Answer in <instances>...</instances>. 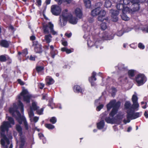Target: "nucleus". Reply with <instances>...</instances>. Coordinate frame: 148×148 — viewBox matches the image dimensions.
Masks as SVG:
<instances>
[{"label": "nucleus", "instance_id": "09e8293b", "mask_svg": "<svg viewBox=\"0 0 148 148\" xmlns=\"http://www.w3.org/2000/svg\"><path fill=\"white\" fill-rule=\"evenodd\" d=\"M123 33V30H120L117 32L116 35L117 36H121Z\"/></svg>", "mask_w": 148, "mask_h": 148}, {"label": "nucleus", "instance_id": "bb28decb", "mask_svg": "<svg viewBox=\"0 0 148 148\" xmlns=\"http://www.w3.org/2000/svg\"><path fill=\"white\" fill-rule=\"evenodd\" d=\"M50 48L51 49V55L52 57L53 58H54L55 57V56L57 53V52L56 51H54L53 49H54V47L53 45H51L50 46Z\"/></svg>", "mask_w": 148, "mask_h": 148}, {"label": "nucleus", "instance_id": "ddd939ff", "mask_svg": "<svg viewBox=\"0 0 148 148\" xmlns=\"http://www.w3.org/2000/svg\"><path fill=\"white\" fill-rule=\"evenodd\" d=\"M145 77L143 74H139L136 77V81L138 84V86H140L143 85Z\"/></svg>", "mask_w": 148, "mask_h": 148}, {"label": "nucleus", "instance_id": "4be33fe9", "mask_svg": "<svg viewBox=\"0 0 148 148\" xmlns=\"http://www.w3.org/2000/svg\"><path fill=\"white\" fill-rule=\"evenodd\" d=\"M0 45L5 48H7L9 45L8 42L5 40H2L0 42Z\"/></svg>", "mask_w": 148, "mask_h": 148}, {"label": "nucleus", "instance_id": "7ed1b4c3", "mask_svg": "<svg viewBox=\"0 0 148 148\" xmlns=\"http://www.w3.org/2000/svg\"><path fill=\"white\" fill-rule=\"evenodd\" d=\"M67 20L70 23L73 24H76L78 21L76 17L73 16L71 14L68 12L67 9H65L62 12V14L60 16V25L62 26H64Z\"/></svg>", "mask_w": 148, "mask_h": 148}, {"label": "nucleus", "instance_id": "a878e982", "mask_svg": "<svg viewBox=\"0 0 148 148\" xmlns=\"http://www.w3.org/2000/svg\"><path fill=\"white\" fill-rule=\"evenodd\" d=\"M125 108L127 109V111L129 110L130 109L132 110L133 108L131 106V104L129 102L127 101L126 102L125 104Z\"/></svg>", "mask_w": 148, "mask_h": 148}, {"label": "nucleus", "instance_id": "f8f14e48", "mask_svg": "<svg viewBox=\"0 0 148 148\" xmlns=\"http://www.w3.org/2000/svg\"><path fill=\"white\" fill-rule=\"evenodd\" d=\"M61 11V9L59 6L56 5L51 6V12L53 14L58 15L60 13Z\"/></svg>", "mask_w": 148, "mask_h": 148}, {"label": "nucleus", "instance_id": "13d9d810", "mask_svg": "<svg viewBox=\"0 0 148 148\" xmlns=\"http://www.w3.org/2000/svg\"><path fill=\"white\" fill-rule=\"evenodd\" d=\"M37 5L38 6L41 5V0H38L36 1Z\"/></svg>", "mask_w": 148, "mask_h": 148}, {"label": "nucleus", "instance_id": "a18cd8bd", "mask_svg": "<svg viewBox=\"0 0 148 148\" xmlns=\"http://www.w3.org/2000/svg\"><path fill=\"white\" fill-rule=\"evenodd\" d=\"M28 53L27 50L26 49L23 50L22 52V55L23 56H25Z\"/></svg>", "mask_w": 148, "mask_h": 148}, {"label": "nucleus", "instance_id": "e2e57ef3", "mask_svg": "<svg viewBox=\"0 0 148 148\" xmlns=\"http://www.w3.org/2000/svg\"><path fill=\"white\" fill-rule=\"evenodd\" d=\"M144 116L146 118H148V113L147 111L145 112L144 114Z\"/></svg>", "mask_w": 148, "mask_h": 148}, {"label": "nucleus", "instance_id": "bf43d9fd", "mask_svg": "<svg viewBox=\"0 0 148 148\" xmlns=\"http://www.w3.org/2000/svg\"><path fill=\"white\" fill-rule=\"evenodd\" d=\"M38 135L39 137L41 139H42V138H44L45 137H44L43 135L42 134L39 133V134Z\"/></svg>", "mask_w": 148, "mask_h": 148}, {"label": "nucleus", "instance_id": "f257e3e1", "mask_svg": "<svg viewBox=\"0 0 148 148\" xmlns=\"http://www.w3.org/2000/svg\"><path fill=\"white\" fill-rule=\"evenodd\" d=\"M32 95L29 94L27 90L23 89L20 94L18 96L17 98L19 99L17 103L18 106L16 103H14L12 108H10L9 109V111L13 116H16V119L19 124H21L23 122L25 128L26 130L28 129V125L27 122L25 117L23 116H21L19 112L17 110L18 108H19L22 112L23 111V103L20 100L23 99V101L26 103H29L30 102V99Z\"/></svg>", "mask_w": 148, "mask_h": 148}, {"label": "nucleus", "instance_id": "49530a36", "mask_svg": "<svg viewBox=\"0 0 148 148\" xmlns=\"http://www.w3.org/2000/svg\"><path fill=\"white\" fill-rule=\"evenodd\" d=\"M36 69L37 71L39 72L42 70L43 69V68L42 66H37L36 68Z\"/></svg>", "mask_w": 148, "mask_h": 148}, {"label": "nucleus", "instance_id": "6ab92c4d", "mask_svg": "<svg viewBox=\"0 0 148 148\" xmlns=\"http://www.w3.org/2000/svg\"><path fill=\"white\" fill-rule=\"evenodd\" d=\"M73 90L75 92H82L83 90L80 87L77 85L73 87Z\"/></svg>", "mask_w": 148, "mask_h": 148}, {"label": "nucleus", "instance_id": "e433bc0d", "mask_svg": "<svg viewBox=\"0 0 148 148\" xmlns=\"http://www.w3.org/2000/svg\"><path fill=\"white\" fill-rule=\"evenodd\" d=\"M83 27L84 28V30H86L88 32H89L91 29V27L89 26H87L86 25H83Z\"/></svg>", "mask_w": 148, "mask_h": 148}, {"label": "nucleus", "instance_id": "3c124183", "mask_svg": "<svg viewBox=\"0 0 148 148\" xmlns=\"http://www.w3.org/2000/svg\"><path fill=\"white\" fill-rule=\"evenodd\" d=\"M101 44V42L99 41V40H97L95 42V43H94L95 45L96 46V48H97L98 47H97V45H100Z\"/></svg>", "mask_w": 148, "mask_h": 148}, {"label": "nucleus", "instance_id": "680f3d73", "mask_svg": "<svg viewBox=\"0 0 148 148\" xmlns=\"http://www.w3.org/2000/svg\"><path fill=\"white\" fill-rule=\"evenodd\" d=\"M30 60H35V57L33 56H31L29 58Z\"/></svg>", "mask_w": 148, "mask_h": 148}, {"label": "nucleus", "instance_id": "c756f323", "mask_svg": "<svg viewBox=\"0 0 148 148\" xmlns=\"http://www.w3.org/2000/svg\"><path fill=\"white\" fill-rule=\"evenodd\" d=\"M35 51L37 53H40L42 52L41 47L40 46H37L35 48Z\"/></svg>", "mask_w": 148, "mask_h": 148}, {"label": "nucleus", "instance_id": "cd10ccee", "mask_svg": "<svg viewBox=\"0 0 148 148\" xmlns=\"http://www.w3.org/2000/svg\"><path fill=\"white\" fill-rule=\"evenodd\" d=\"M129 77L131 78L134 77L135 74V71L134 70H130L128 72Z\"/></svg>", "mask_w": 148, "mask_h": 148}, {"label": "nucleus", "instance_id": "a211bd4d", "mask_svg": "<svg viewBox=\"0 0 148 148\" xmlns=\"http://www.w3.org/2000/svg\"><path fill=\"white\" fill-rule=\"evenodd\" d=\"M125 117L124 114L122 112H119L116 116L115 117L116 118V122L117 121L122 120Z\"/></svg>", "mask_w": 148, "mask_h": 148}, {"label": "nucleus", "instance_id": "37998d69", "mask_svg": "<svg viewBox=\"0 0 148 148\" xmlns=\"http://www.w3.org/2000/svg\"><path fill=\"white\" fill-rule=\"evenodd\" d=\"M43 109L42 108L40 109H38L36 110L38 114L39 115L42 114H43Z\"/></svg>", "mask_w": 148, "mask_h": 148}, {"label": "nucleus", "instance_id": "9d476101", "mask_svg": "<svg viewBox=\"0 0 148 148\" xmlns=\"http://www.w3.org/2000/svg\"><path fill=\"white\" fill-rule=\"evenodd\" d=\"M130 2L129 0H117L116 5L117 9L122 11L124 5H128Z\"/></svg>", "mask_w": 148, "mask_h": 148}, {"label": "nucleus", "instance_id": "0eeeda50", "mask_svg": "<svg viewBox=\"0 0 148 148\" xmlns=\"http://www.w3.org/2000/svg\"><path fill=\"white\" fill-rule=\"evenodd\" d=\"M53 25L51 23L49 22L48 25H44L43 27V32L45 34L51 33L53 35H57V33L53 29Z\"/></svg>", "mask_w": 148, "mask_h": 148}, {"label": "nucleus", "instance_id": "39448f33", "mask_svg": "<svg viewBox=\"0 0 148 148\" xmlns=\"http://www.w3.org/2000/svg\"><path fill=\"white\" fill-rule=\"evenodd\" d=\"M6 118L8 121H4L2 123L0 127V134L1 138L4 137L5 139L9 140V139H12V136L10 135L8 138L4 134V133L8 131L9 128L12 127V125H14V121L11 117L6 116Z\"/></svg>", "mask_w": 148, "mask_h": 148}, {"label": "nucleus", "instance_id": "b1692460", "mask_svg": "<svg viewBox=\"0 0 148 148\" xmlns=\"http://www.w3.org/2000/svg\"><path fill=\"white\" fill-rule=\"evenodd\" d=\"M52 36L50 34L46 35L45 36V39L47 43H49L51 41Z\"/></svg>", "mask_w": 148, "mask_h": 148}, {"label": "nucleus", "instance_id": "5fc2aeb1", "mask_svg": "<svg viewBox=\"0 0 148 148\" xmlns=\"http://www.w3.org/2000/svg\"><path fill=\"white\" fill-rule=\"evenodd\" d=\"M116 92V90L114 88H112V96L113 97L115 95V94Z\"/></svg>", "mask_w": 148, "mask_h": 148}, {"label": "nucleus", "instance_id": "f704fd0d", "mask_svg": "<svg viewBox=\"0 0 148 148\" xmlns=\"http://www.w3.org/2000/svg\"><path fill=\"white\" fill-rule=\"evenodd\" d=\"M119 69L120 70L125 69H127V67H125L124 65L122 64H119L118 65Z\"/></svg>", "mask_w": 148, "mask_h": 148}, {"label": "nucleus", "instance_id": "6e6d98bb", "mask_svg": "<svg viewBox=\"0 0 148 148\" xmlns=\"http://www.w3.org/2000/svg\"><path fill=\"white\" fill-rule=\"evenodd\" d=\"M62 1L67 3H70L72 2V0H62Z\"/></svg>", "mask_w": 148, "mask_h": 148}, {"label": "nucleus", "instance_id": "423d86ee", "mask_svg": "<svg viewBox=\"0 0 148 148\" xmlns=\"http://www.w3.org/2000/svg\"><path fill=\"white\" fill-rule=\"evenodd\" d=\"M141 112H135L134 110H131L129 109L127 111V119H124L123 122L125 124L130 122V119H134L140 117L141 115Z\"/></svg>", "mask_w": 148, "mask_h": 148}, {"label": "nucleus", "instance_id": "2f4dec72", "mask_svg": "<svg viewBox=\"0 0 148 148\" xmlns=\"http://www.w3.org/2000/svg\"><path fill=\"white\" fill-rule=\"evenodd\" d=\"M135 94L133 95L132 98V100L133 103L135 102H137L138 97L136 95V92H134Z\"/></svg>", "mask_w": 148, "mask_h": 148}, {"label": "nucleus", "instance_id": "f3484780", "mask_svg": "<svg viewBox=\"0 0 148 148\" xmlns=\"http://www.w3.org/2000/svg\"><path fill=\"white\" fill-rule=\"evenodd\" d=\"M96 74V73L95 72H93L92 73V76L89 78V80L91 83V85L92 86L95 85V83L94 82V81H96L97 79L95 77Z\"/></svg>", "mask_w": 148, "mask_h": 148}, {"label": "nucleus", "instance_id": "393cba45", "mask_svg": "<svg viewBox=\"0 0 148 148\" xmlns=\"http://www.w3.org/2000/svg\"><path fill=\"white\" fill-rule=\"evenodd\" d=\"M85 7L87 8H90L91 7V2L89 0H84Z\"/></svg>", "mask_w": 148, "mask_h": 148}, {"label": "nucleus", "instance_id": "9b49d317", "mask_svg": "<svg viewBox=\"0 0 148 148\" xmlns=\"http://www.w3.org/2000/svg\"><path fill=\"white\" fill-rule=\"evenodd\" d=\"M1 143L2 148H12V145L10 143L9 140L5 139L4 137L1 138Z\"/></svg>", "mask_w": 148, "mask_h": 148}, {"label": "nucleus", "instance_id": "5701e85b", "mask_svg": "<svg viewBox=\"0 0 148 148\" xmlns=\"http://www.w3.org/2000/svg\"><path fill=\"white\" fill-rule=\"evenodd\" d=\"M138 3H132L133 4L132 5V7L134 8L132 9V11H136L138 10L139 9V5Z\"/></svg>", "mask_w": 148, "mask_h": 148}, {"label": "nucleus", "instance_id": "412c9836", "mask_svg": "<svg viewBox=\"0 0 148 148\" xmlns=\"http://www.w3.org/2000/svg\"><path fill=\"white\" fill-rule=\"evenodd\" d=\"M104 125L105 123L103 119H102L100 122L97 123V127L99 129H101L103 128Z\"/></svg>", "mask_w": 148, "mask_h": 148}, {"label": "nucleus", "instance_id": "2eb2a0df", "mask_svg": "<svg viewBox=\"0 0 148 148\" xmlns=\"http://www.w3.org/2000/svg\"><path fill=\"white\" fill-rule=\"evenodd\" d=\"M102 39L106 40H110L114 38V35L109 34L107 32H105L102 34Z\"/></svg>", "mask_w": 148, "mask_h": 148}, {"label": "nucleus", "instance_id": "aec40b11", "mask_svg": "<svg viewBox=\"0 0 148 148\" xmlns=\"http://www.w3.org/2000/svg\"><path fill=\"white\" fill-rule=\"evenodd\" d=\"M46 84L50 85L53 83L54 81L53 79L49 76H47L46 78Z\"/></svg>", "mask_w": 148, "mask_h": 148}, {"label": "nucleus", "instance_id": "20e7f679", "mask_svg": "<svg viewBox=\"0 0 148 148\" xmlns=\"http://www.w3.org/2000/svg\"><path fill=\"white\" fill-rule=\"evenodd\" d=\"M96 5L97 7L96 8L91 11V15L93 16L98 15L97 19L99 21L103 22L105 21L106 22H108V18L106 16V12L101 8L102 3L101 2L97 3H96Z\"/></svg>", "mask_w": 148, "mask_h": 148}, {"label": "nucleus", "instance_id": "7c9ffc66", "mask_svg": "<svg viewBox=\"0 0 148 148\" xmlns=\"http://www.w3.org/2000/svg\"><path fill=\"white\" fill-rule=\"evenodd\" d=\"M130 10L129 8L127 6H124V7L122 11V13H129Z\"/></svg>", "mask_w": 148, "mask_h": 148}, {"label": "nucleus", "instance_id": "79ce46f5", "mask_svg": "<svg viewBox=\"0 0 148 148\" xmlns=\"http://www.w3.org/2000/svg\"><path fill=\"white\" fill-rule=\"evenodd\" d=\"M138 47L140 49H143L145 47V46L142 43H139L138 44Z\"/></svg>", "mask_w": 148, "mask_h": 148}, {"label": "nucleus", "instance_id": "8fccbe9b", "mask_svg": "<svg viewBox=\"0 0 148 148\" xmlns=\"http://www.w3.org/2000/svg\"><path fill=\"white\" fill-rule=\"evenodd\" d=\"M142 30L144 32L148 33V26H145L142 29Z\"/></svg>", "mask_w": 148, "mask_h": 148}, {"label": "nucleus", "instance_id": "0e129e2a", "mask_svg": "<svg viewBox=\"0 0 148 148\" xmlns=\"http://www.w3.org/2000/svg\"><path fill=\"white\" fill-rule=\"evenodd\" d=\"M132 3H138V0H130Z\"/></svg>", "mask_w": 148, "mask_h": 148}, {"label": "nucleus", "instance_id": "603ef678", "mask_svg": "<svg viewBox=\"0 0 148 148\" xmlns=\"http://www.w3.org/2000/svg\"><path fill=\"white\" fill-rule=\"evenodd\" d=\"M103 104H101L98 106L97 108V110L98 111H100L103 108Z\"/></svg>", "mask_w": 148, "mask_h": 148}, {"label": "nucleus", "instance_id": "69168bd1", "mask_svg": "<svg viewBox=\"0 0 148 148\" xmlns=\"http://www.w3.org/2000/svg\"><path fill=\"white\" fill-rule=\"evenodd\" d=\"M62 44L64 46H65L67 45V43L66 41H63L62 42Z\"/></svg>", "mask_w": 148, "mask_h": 148}, {"label": "nucleus", "instance_id": "dca6fc26", "mask_svg": "<svg viewBox=\"0 0 148 148\" xmlns=\"http://www.w3.org/2000/svg\"><path fill=\"white\" fill-rule=\"evenodd\" d=\"M112 13V20L114 22H116L118 20V18L117 16L118 15L119 12L117 10H112L111 11Z\"/></svg>", "mask_w": 148, "mask_h": 148}, {"label": "nucleus", "instance_id": "72a5a7b5", "mask_svg": "<svg viewBox=\"0 0 148 148\" xmlns=\"http://www.w3.org/2000/svg\"><path fill=\"white\" fill-rule=\"evenodd\" d=\"M111 5V2L109 1H107L105 2L104 6L105 7L108 8L110 7Z\"/></svg>", "mask_w": 148, "mask_h": 148}, {"label": "nucleus", "instance_id": "6e6552de", "mask_svg": "<svg viewBox=\"0 0 148 148\" xmlns=\"http://www.w3.org/2000/svg\"><path fill=\"white\" fill-rule=\"evenodd\" d=\"M16 129L19 133V135L20 136L19 148H23L25 143V137L22 135V128L19 125H16Z\"/></svg>", "mask_w": 148, "mask_h": 148}, {"label": "nucleus", "instance_id": "a19ab883", "mask_svg": "<svg viewBox=\"0 0 148 148\" xmlns=\"http://www.w3.org/2000/svg\"><path fill=\"white\" fill-rule=\"evenodd\" d=\"M33 116H33L31 119H30V120L31 121H33L35 122H36L38 120V117L36 116L33 117Z\"/></svg>", "mask_w": 148, "mask_h": 148}, {"label": "nucleus", "instance_id": "864d4df0", "mask_svg": "<svg viewBox=\"0 0 148 148\" xmlns=\"http://www.w3.org/2000/svg\"><path fill=\"white\" fill-rule=\"evenodd\" d=\"M39 87L41 89H42L44 87V84L42 83H40L38 84Z\"/></svg>", "mask_w": 148, "mask_h": 148}, {"label": "nucleus", "instance_id": "4c0bfd02", "mask_svg": "<svg viewBox=\"0 0 148 148\" xmlns=\"http://www.w3.org/2000/svg\"><path fill=\"white\" fill-rule=\"evenodd\" d=\"M45 126L47 128L49 129H53L55 127L53 125L51 124H46Z\"/></svg>", "mask_w": 148, "mask_h": 148}, {"label": "nucleus", "instance_id": "f03ea898", "mask_svg": "<svg viewBox=\"0 0 148 148\" xmlns=\"http://www.w3.org/2000/svg\"><path fill=\"white\" fill-rule=\"evenodd\" d=\"M120 104V102L118 101L116 102L115 100L111 101L107 106V109L108 110L113 107L112 109L109 114L110 116L106 117V116L108 114V112H106L100 115V118L102 119H105V121L108 123H113L116 122V119L114 116L117 113Z\"/></svg>", "mask_w": 148, "mask_h": 148}, {"label": "nucleus", "instance_id": "c85d7f7f", "mask_svg": "<svg viewBox=\"0 0 148 148\" xmlns=\"http://www.w3.org/2000/svg\"><path fill=\"white\" fill-rule=\"evenodd\" d=\"M121 18L123 20L125 21H128L130 19L129 17L125 14V13H123L121 15Z\"/></svg>", "mask_w": 148, "mask_h": 148}, {"label": "nucleus", "instance_id": "1a4fd4ad", "mask_svg": "<svg viewBox=\"0 0 148 148\" xmlns=\"http://www.w3.org/2000/svg\"><path fill=\"white\" fill-rule=\"evenodd\" d=\"M38 108V107L37 106L36 102H32V106L27 110L29 116L31 119H32L33 116L34 115L33 111L36 110Z\"/></svg>", "mask_w": 148, "mask_h": 148}, {"label": "nucleus", "instance_id": "c9c22d12", "mask_svg": "<svg viewBox=\"0 0 148 148\" xmlns=\"http://www.w3.org/2000/svg\"><path fill=\"white\" fill-rule=\"evenodd\" d=\"M101 29L103 30H104L106 29L107 27V25H106V23L105 22H103L101 24Z\"/></svg>", "mask_w": 148, "mask_h": 148}, {"label": "nucleus", "instance_id": "ea45409f", "mask_svg": "<svg viewBox=\"0 0 148 148\" xmlns=\"http://www.w3.org/2000/svg\"><path fill=\"white\" fill-rule=\"evenodd\" d=\"M50 122L53 124L55 123L57 121L55 117H52L50 120Z\"/></svg>", "mask_w": 148, "mask_h": 148}, {"label": "nucleus", "instance_id": "473e14b6", "mask_svg": "<svg viewBox=\"0 0 148 148\" xmlns=\"http://www.w3.org/2000/svg\"><path fill=\"white\" fill-rule=\"evenodd\" d=\"M61 51H65L67 53H69L72 52L71 50L68 49L65 47H63L61 48Z\"/></svg>", "mask_w": 148, "mask_h": 148}, {"label": "nucleus", "instance_id": "c03bdc74", "mask_svg": "<svg viewBox=\"0 0 148 148\" xmlns=\"http://www.w3.org/2000/svg\"><path fill=\"white\" fill-rule=\"evenodd\" d=\"M6 60L5 57L4 55L0 56V61L1 62H4Z\"/></svg>", "mask_w": 148, "mask_h": 148}, {"label": "nucleus", "instance_id": "4468645a", "mask_svg": "<svg viewBox=\"0 0 148 148\" xmlns=\"http://www.w3.org/2000/svg\"><path fill=\"white\" fill-rule=\"evenodd\" d=\"M73 13V14L75 15L77 18L79 19L82 18L83 13L82 10L81 9L79 8H75Z\"/></svg>", "mask_w": 148, "mask_h": 148}, {"label": "nucleus", "instance_id": "052dcab7", "mask_svg": "<svg viewBox=\"0 0 148 148\" xmlns=\"http://www.w3.org/2000/svg\"><path fill=\"white\" fill-rule=\"evenodd\" d=\"M53 101L52 99H51V100H49V106H51V105H52L53 104Z\"/></svg>", "mask_w": 148, "mask_h": 148}, {"label": "nucleus", "instance_id": "338daca9", "mask_svg": "<svg viewBox=\"0 0 148 148\" xmlns=\"http://www.w3.org/2000/svg\"><path fill=\"white\" fill-rule=\"evenodd\" d=\"M30 39L32 40H34L35 39V37L34 36H32L30 37Z\"/></svg>", "mask_w": 148, "mask_h": 148}, {"label": "nucleus", "instance_id": "4d7b16f0", "mask_svg": "<svg viewBox=\"0 0 148 148\" xmlns=\"http://www.w3.org/2000/svg\"><path fill=\"white\" fill-rule=\"evenodd\" d=\"M18 83L21 85H23L24 84V83L23 82L21 81L20 79H18Z\"/></svg>", "mask_w": 148, "mask_h": 148}, {"label": "nucleus", "instance_id": "de8ad7c7", "mask_svg": "<svg viewBox=\"0 0 148 148\" xmlns=\"http://www.w3.org/2000/svg\"><path fill=\"white\" fill-rule=\"evenodd\" d=\"M87 44L88 46L90 47L93 45V42L89 40H87Z\"/></svg>", "mask_w": 148, "mask_h": 148}, {"label": "nucleus", "instance_id": "58836bf2", "mask_svg": "<svg viewBox=\"0 0 148 148\" xmlns=\"http://www.w3.org/2000/svg\"><path fill=\"white\" fill-rule=\"evenodd\" d=\"M133 106L134 108L133 110L136 109L139 107V105L137 102L133 103Z\"/></svg>", "mask_w": 148, "mask_h": 148}, {"label": "nucleus", "instance_id": "774afa93", "mask_svg": "<svg viewBox=\"0 0 148 148\" xmlns=\"http://www.w3.org/2000/svg\"><path fill=\"white\" fill-rule=\"evenodd\" d=\"M65 35L66 36H67L68 37H70L71 35H72V34L71 33H70L69 34H67V33H66L65 34Z\"/></svg>", "mask_w": 148, "mask_h": 148}]
</instances>
